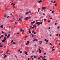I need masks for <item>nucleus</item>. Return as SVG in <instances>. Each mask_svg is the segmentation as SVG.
<instances>
[{
	"label": "nucleus",
	"mask_w": 60,
	"mask_h": 60,
	"mask_svg": "<svg viewBox=\"0 0 60 60\" xmlns=\"http://www.w3.org/2000/svg\"><path fill=\"white\" fill-rule=\"evenodd\" d=\"M23 29H20V32H22H22H24V30H23Z\"/></svg>",
	"instance_id": "4"
},
{
	"label": "nucleus",
	"mask_w": 60,
	"mask_h": 60,
	"mask_svg": "<svg viewBox=\"0 0 60 60\" xmlns=\"http://www.w3.org/2000/svg\"><path fill=\"white\" fill-rule=\"evenodd\" d=\"M13 44H15V43L14 42H13Z\"/></svg>",
	"instance_id": "51"
},
{
	"label": "nucleus",
	"mask_w": 60,
	"mask_h": 60,
	"mask_svg": "<svg viewBox=\"0 0 60 60\" xmlns=\"http://www.w3.org/2000/svg\"><path fill=\"white\" fill-rule=\"evenodd\" d=\"M29 13V12H26L25 13V14L26 15H27V14H28V13Z\"/></svg>",
	"instance_id": "9"
},
{
	"label": "nucleus",
	"mask_w": 60,
	"mask_h": 60,
	"mask_svg": "<svg viewBox=\"0 0 60 60\" xmlns=\"http://www.w3.org/2000/svg\"><path fill=\"white\" fill-rule=\"evenodd\" d=\"M34 26H33L32 27V28H33V29H34Z\"/></svg>",
	"instance_id": "43"
},
{
	"label": "nucleus",
	"mask_w": 60,
	"mask_h": 60,
	"mask_svg": "<svg viewBox=\"0 0 60 60\" xmlns=\"http://www.w3.org/2000/svg\"><path fill=\"white\" fill-rule=\"evenodd\" d=\"M50 45H52V44H51V43H50Z\"/></svg>",
	"instance_id": "40"
},
{
	"label": "nucleus",
	"mask_w": 60,
	"mask_h": 60,
	"mask_svg": "<svg viewBox=\"0 0 60 60\" xmlns=\"http://www.w3.org/2000/svg\"><path fill=\"white\" fill-rule=\"evenodd\" d=\"M46 52H45L44 53V55H46Z\"/></svg>",
	"instance_id": "44"
},
{
	"label": "nucleus",
	"mask_w": 60,
	"mask_h": 60,
	"mask_svg": "<svg viewBox=\"0 0 60 60\" xmlns=\"http://www.w3.org/2000/svg\"><path fill=\"white\" fill-rule=\"evenodd\" d=\"M17 34H19V33H17Z\"/></svg>",
	"instance_id": "35"
},
{
	"label": "nucleus",
	"mask_w": 60,
	"mask_h": 60,
	"mask_svg": "<svg viewBox=\"0 0 60 60\" xmlns=\"http://www.w3.org/2000/svg\"><path fill=\"white\" fill-rule=\"evenodd\" d=\"M11 35V34H9L8 35V36L7 37V38H9L10 37V36Z\"/></svg>",
	"instance_id": "6"
},
{
	"label": "nucleus",
	"mask_w": 60,
	"mask_h": 60,
	"mask_svg": "<svg viewBox=\"0 0 60 60\" xmlns=\"http://www.w3.org/2000/svg\"><path fill=\"white\" fill-rule=\"evenodd\" d=\"M54 46H52V49H53V48H54Z\"/></svg>",
	"instance_id": "59"
},
{
	"label": "nucleus",
	"mask_w": 60,
	"mask_h": 60,
	"mask_svg": "<svg viewBox=\"0 0 60 60\" xmlns=\"http://www.w3.org/2000/svg\"><path fill=\"white\" fill-rule=\"evenodd\" d=\"M28 19V17H26V18L25 19V20H27Z\"/></svg>",
	"instance_id": "3"
},
{
	"label": "nucleus",
	"mask_w": 60,
	"mask_h": 60,
	"mask_svg": "<svg viewBox=\"0 0 60 60\" xmlns=\"http://www.w3.org/2000/svg\"><path fill=\"white\" fill-rule=\"evenodd\" d=\"M4 41H6V37H4Z\"/></svg>",
	"instance_id": "7"
},
{
	"label": "nucleus",
	"mask_w": 60,
	"mask_h": 60,
	"mask_svg": "<svg viewBox=\"0 0 60 60\" xmlns=\"http://www.w3.org/2000/svg\"><path fill=\"white\" fill-rule=\"evenodd\" d=\"M34 58H36V56H34Z\"/></svg>",
	"instance_id": "53"
},
{
	"label": "nucleus",
	"mask_w": 60,
	"mask_h": 60,
	"mask_svg": "<svg viewBox=\"0 0 60 60\" xmlns=\"http://www.w3.org/2000/svg\"><path fill=\"white\" fill-rule=\"evenodd\" d=\"M54 5H55V6H56L57 5H56V4H54Z\"/></svg>",
	"instance_id": "46"
},
{
	"label": "nucleus",
	"mask_w": 60,
	"mask_h": 60,
	"mask_svg": "<svg viewBox=\"0 0 60 60\" xmlns=\"http://www.w3.org/2000/svg\"><path fill=\"white\" fill-rule=\"evenodd\" d=\"M27 43L28 44H29V41H27Z\"/></svg>",
	"instance_id": "14"
},
{
	"label": "nucleus",
	"mask_w": 60,
	"mask_h": 60,
	"mask_svg": "<svg viewBox=\"0 0 60 60\" xmlns=\"http://www.w3.org/2000/svg\"><path fill=\"white\" fill-rule=\"evenodd\" d=\"M46 41V42H48V41H49L48 40H47Z\"/></svg>",
	"instance_id": "34"
},
{
	"label": "nucleus",
	"mask_w": 60,
	"mask_h": 60,
	"mask_svg": "<svg viewBox=\"0 0 60 60\" xmlns=\"http://www.w3.org/2000/svg\"><path fill=\"white\" fill-rule=\"evenodd\" d=\"M21 19L19 18V20H18V21H20L19 20H20Z\"/></svg>",
	"instance_id": "15"
},
{
	"label": "nucleus",
	"mask_w": 60,
	"mask_h": 60,
	"mask_svg": "<svg viewBox=\"0 0 60 60\" xmlns=\"http://www.w3.org/2000/svg\"><path fill=\"white\" fill-rule=\"evenodd\" d=\"M29 12V13H31V11H29V12Z\"/></svg>",
	"instance_id": "22"
},
{
	"label": "nucleus",
	"mask_w": 60,
	"mask_h": 60,
	"mask_svg": "<svg viewBox=\"0 0 60 60\" xmlns=\"http://www.w3.org/2000/svg\"><path fill=\"white\" fill-rule=\"evenodd\" d=\"M0 28H3V26L2 25H1L0 26Z\"/></svg>",
	"instance_id": "10"
},
{
	"label": "nucleus",
	"mask_w": 60,
	"mask_h": 60,
	"mask_svg": "<svg viewBox=\"0 0 60 60\" xmlns=\"http://www.w3.org/2000/svg\"><path fill=\"white\" fill-rule=\"evenodd\" d=\"M56 36H58V34H56Z\"/></svg>",
	"instance_id": "27"
},
{
	"label": "nucleus",
	"mask_w": 60,
	"mask_h": 60,
	"mask_svg": "<svg viewBox=\"0 0 60 60\" xmlns=\"http://www.w3.org/2000/svg\"><path fill=\"white\" fill-rule=\"evenodd\" d=\"M38 59H40V57H39L38 58Z\"/></svg>",
	"instance_id": "47"
},
{
	"label": "nucleus",
	"mask_w": 60,
	"mask_h": 60,
	"mask_svg": "<svg viewBox=\"0 0 60 60\" xmlns=\"http://www.w3.org/2000/svg\"><path fill=\"white\" fill-rule=\"evenodd\" d=\"M55 50V49H52V51H54V50Z\"/></svg>",
	"instance_id": "26"
},
{
	"label": "nucleus",
	"mask_w": 60,
	"mask_h": 60,
	"mask_svg": "<svg viewBox=\"0 0 60 60\" xmlns=\"http://www.w3.org/2000/svg\"><path fill=\"white\" fill-rule=\"evenodd\" d=\"M39 53H41V51H39Z\"/></svg>",
	"instance_id": "29"
},
{
	"label": "nucleus",
	"mask_w": 60,
	"mask_h": 60,
	"mask_svg": "<svg viewBox=\"0 0 60 60\" xmlns=\"http://www.w3.org/2000/svg\"><path fill=\"white\" fill-rule=\"evenodd\" d=\"M48 29H50V27H49L48 28Z\"/></svg>",
	"instance_id": "36"
},
{
	"label": "nucleus",
	"mask_w": 60,
	"mask_h": 60,
	"mask_svg": "<svg viewBox=\"0 0 60 60\" xmlns=\"http://www.w3.org/2000/svg\"><path fill=\"white\" fill-rule=\"evenodd\" d=\"M40 24H41V25H42V22H41V23H40L39 22H37L36 23V24H38L37 25L38 26H39V25H40Z\"/></svg>",
	"instance_id": "1"
},
{
	"label": "nucleus",
	"mask_w": 60,
	"mask_h": 60,
	"mask_svg": "<svg viewBox=\"0 0 60 60\" xmlns=\"http://www.w3.org/2000/svg\"><path fill=\"white\" fill-rule=\"evenodd\" d=\"M13 4V3H12L11 4V5H12Z\"/></svg>",
	"instance_id": "28"
},
{
	"label": "nucleus",
	"mask_w": 60,
	"mask_h": 60,
	"mask_svg": "<svg viewBox=\"0 0 60 60\" xmlns=\"http://www.w3.org/2000/svg\"><path fill=\"white\" fill-rule=\"evenodd\" d=\"M24 53L26 54V55H28V54H27V52L26 51H25V52Z\"/></svg>",
	"instance_id": "2"
},
{
	"label": "nucleus",
	"mask_w": 60,
	"mask_h": 60,
	"mask_svg": "<svg viewBox=\"0 0 60 60\" xmlns=\"http://www.w3.org/2000/svg\"><path fill=\"white\" fill-rule=\"evenodd\" d=\"M32 28V26H30V28L31 29V28Z\"/></svg>",
	"instance_id": "61"
},
{
	"label": "nucleus",
	"mask_w": 60,
	"mask_h": 60,
	"mask_svg": "<svg viewBox=\"0 0 60 60\" xmlns=\"http://www.w3.org/2000/svg\"><path fill=\"white\" fill-rule=\"evenodd\" d=\"M28 60H30V58H28Z\"/></svg>",
	"instance_id": "63"
},
{
	"label": "nucleus",
	"mask_w": 60,
	"mask_h": 60,
	"mask_svg": "<svg viewBox=\"0 0 60 60\" xmlns=\"http://www.w3.org/2000/svg\"><path fill=\"white\" fill-rule=\"evenodd\" d=\"M34 26V27H36V25H35Z\"/></svg>",
	"instance_id": "45"
},
{
	"label": "nucleus",
	"mask_w": 60,
	"mask_h": 60,
	"mask_svg": "<svg viewBox=\"0 0 60 60\" xmlns=\"http://www.w3.org/2000/svg\"><path fill=\"white\" fill-rule=\"evenodd\" d=\"M39 43H41H41H42V42L41 41H40L39 42Z\"/></svg>",
	"instance_id": "18"
},
{
	"label": "nucleus",
	"mask_w": 60,
	"mask_h": 60,
	"mask_svg": "<svg viewBox=\"0 0 60 60\" xmlns=\"http://www.w3.org/2000/svg\"><path fill=\"white\" fill-rule=\"evenodd\" d=\"M13 42V40H12L11 41V43H12V42Z\"/></svg>",
	"instance_id": "30"
},
{
	"label": "nucleus",
	"mask_w": 60,
	"mask_h": 60,
	"mask_svg": "<svg viewBox=\"0 0 60 60\" xmlns=\"http://www.w3.org/2000/svg\"><path fill=\"white\" fill-rule=\"evenodd\" d=\"M27 37H28V36H26V38H27Z\"/></svg>",
	"instance_id": "64"
},
{
	"label": "nucleus",
	"mask_w": 60,
	"mask_h": 60,
	"mask_svg": "<svg viewBox=\"0 0 60 60\" xmlns=\"http://www.w3.org/2000/svg\"><path fill=\"white\" fill-rule=\"evenodd\" d=\"M20 53H22V51H20Z\"/></svg>",
	"instance_id": "38"
},
{
	"label": "nucleus",
	"mask_w": 60,
	"mask_h": 60,
	"mask_svg": "<svg viewBox=\"0 0 60 60\" xmlns=\"http://www.w3.org/2000/svg\"><path fill=\"white\" fill-rule=\"evenodd\" d=\"M34 34H33L32 35V38H33L34 37Z\"/></svg>",
	"instance_id": "8"
},
{
	"label": "nucleus",
	"mask_w": 60,
	"mask_h": 60,
	"mask_svg": "<svg viewBox=\"0 0 60 60\" xmlns=\"http://www.w3.org/2000/svg\"><path fill=\"white\" fill-rule=\"evenodd\" d=\"M44 21H46V19H44Z\"/></svg>",
	"instance_id": "54"
},
{
	"label": "nucleus",
	"mask_w": 60,
	"mask_h": 60,
	"mask_svg": "<svg viewBox=\"0 0 60 60\" xmlns=\"http://www.w3.org/2000/svg\"><path fill=\"white\" fill-rule=\"evenodd\" d=\"M59 28H60V26H59L57 27V29H59Z\"/></svg>",
	"instance_id": "21"
},
{
	"label": "nucleus",
	"mask_w": 60,
	"mask_h": 60,
	"mask_svg": "<svg viewBox=\"0 0 60 60\" xmlns=\"http://www.w3.org/2000/svg\"><path fill=\"white\" fill-rule=\"evenodd\" d=\"M2 42H5V41H4V40H2Z\"/></svg>",
	"instance_id": "13"
},
{
	"label": "nucleus",
	"mask_w": 60,
	"mask_h": 60,
	"mask_svg": "<svg viewBox=\"0 0 60 60\" xmlns=\"http://www.w3.org/2000/svg\"><path fill=\"white\" fill-rule=\"evenodd\" d=\"M50 20H49V21H48V23H50Z\"/></svg>",
	"instance_id": "16"
},
{
	"label": "nucleus",
	"mask_w": 60,
	"mask_h": 60,
	"mask_svg": "<svg viewBox=\"0 0 60 60\" xmlns=\"http://www.w3.org/2000/svg\"><path fill=\"white\" fill-rule=\"evenodd\" d=\"M39 11H40V8H39L38 9V12H39Z\"/></svg>",
	"instance_id": "32"
},
{
	"label": "nucleus",
	"mask_w": 60,
	"mask_h": 60,
	"mask_svg": "<svg viewBox=\"0 0 60 60\" xmlns=\"http://www.w3.org/2000/svg\"><path fill=\"white\" fill-rule=\"evenodd\" d=\"M34 30H33L32 31V33L33 34H34Z\"/></svg>",
	"instance_id": "19"
},
{
	"label": "nucleus",
	"mask_w": 60,
	"mask_h": 60,
	"mask_svg": "<svg viewBox=\"0 0 60 60\" xmlns=\"http://www.w3.org/2000/svg\"><path fill=\"white\" fill-rule=\"evenodd\" d=\"M25 44H26V45H27V43H26Z\"/></svg>",
	"instance_id": "52"
},
{
	"label": "nucleus",
	"mask_w": 60,
	"mask_h": 60,
	"mask_svg": "<svg viewBox=\"0 0 60 60\" xmlns=\"http://www.w3.org/2000/svg\"><path fill=\"white\" fill-rule=\"evenodd\" d=\"M38 50H39V51H41V49H38Z\"/></svg>",
	"instance_id": "23"
},
{
	"label": "nucleus",
	"mask_w": 60,
	"mask_h": 60,
	"mask_svg": "<svg viewBox=\"0 0 60 60\" xmlns=\"http://www.w3.org/2000/svg\"><path fill=\"white\" fill-rule=\"evenodd\" d=\"M4 57H6V56H7L6 55H5L4 56Z\"/></svg>",
	"instance_id": "57"
},
{
	"label": "nucleus",
	"mask_w": 60,
	"mask_h": 60,
	"mask_svg": "<svg viewBox=\"0 0 60 60\" xmlns=\"http://www.w3.org/2000/svg\"><path fill=\"white\" fill-rule=\"evenodd\" d=\"M15 56L17 58V56H16V55Z\"/></svg>",
	"instance_id": "58"
},
{
	"label": "nucleus",
	"mask_w": 60,
	"mask_h": 60,
	"mask_svg": "<svg viewBox=\"0 0 60 60\" xmlns=\"http://www.w3.org/2000/svg\"><path fill=\"white\" fill-rule=\"evenodd\" d=\"M42 2L41 0H40L39 1H38V3H42Z\"/></svg>",
	"instance_id": "5"
},
{
	"label": "nucleus",
	"mask_w": 60,
	"mask_h": 60,
	"mask_svg": "<svg viewBox=\"0 0 60 60\" xmlns=\"http://www.w3.org/2000/svg\"><path fill=\"white\" fill-rule=\"evenodd\" d=\"M45 9H46V8L44 7H43L42 8V9L43 10H44Z\"/></svg>",
	"instance_id": "12"
},
{
	"label": "nucleus",
	"mask_w": 60,
	"mask_h": 60,
	"mask_svg": "<svg viewBox=\"0 0 60 60\" xmlns=\"http://www.w3.org/2000/svg\"><path fill=\"white\" fill-rule=\"evenodd\" d=\"M29 33L30 34H31V31H29Z\"/></svg>",
	"instance_id": "20"
},
{
	"label": "nucleus",
	"mask_w": 60,
	"mask_h": 60,
	"mask_svg": "<svg viewBox=\"0 0 60 60\" xmlns=\"http://www.w3.org/2000/svg\"><path fill=\"white\" fill-rule=\"evenodd\" d=\"M53 2L55 4V3H56V1H54Z\"/></svg>",
	"instance_id": "56"
},
{
	"label": "nucleus",
	"mask_w": 60,
	"mask_h": 60,
	"mask_svg": "<svg viewBox=\"0 0 60 60\" xmlns=\"http://www.w3.org/2000/svg\"><path fill=\"white\" fill-rule=\"evenodd\" d=\"M35 21H34L33 22V23H35Z\"/></svg>",
	"instance_id": "31"
},
{
	"label": "nucleus",
	"mask_w": 60,
	"mask_h": 60,
	"mask_svg": "<svg viewBox=\"0 0 60 60\" xmlns=\"http://www.w3.org/2000/svg\"><path fill=\"white\" fill-rule=\"evenodd\" d=\"M6 17V15H4V17Z\"/></svg>",
	"instance_id": "62"
},
{
	"label": "nucleus",
	"mask_w": 60,
	"mask_h": 60,
	"mask_svg": "<svg viewBox=\"0 0 60 60\" xmlns=\"http://www.w3.org/2000/svg\"><path fill=\"white\" fill-rule=\"evenodd\" d=\"M3 52H4V51H1L0 52V53H3Z\"/></svg>",
	"instance_id": "11"
},
{
	"label": "nucleus",
	"mask_w": 60,
	"mask_h": 60,
	"mask_svg": "<svg viewBox=\"0 0 60 60\" xmlns=\"http://www.w3.org/2000/svg\"><path fill=\"white\" fill-rule=\"evenodd\" d=\"M5 36H7V34H5Z\"/></svg>",
	"instance_id": "24"
},
{
	"label": "nucleus",
	"mask_w": 60,
	"mask_h": 60,
	"mask_svg": "<svg viewBox=\"0 0 60 60\" xmlns=\"http://www.w3.org/2000/svg\"><path fill=\"white\" fill-rule=\"evenodd\" d=\"M47 41V40L46 39H45V41Z\"/></svg>",
	"instance_id": "41"
},
{
	"label": "nucleus",
	"mask_w": 60,
	"mask_h": 60,
	"mask_svg": "<svg viewBox=\"0 0 60 60\" xmlns=\"http://www.w3.org/2000/svg\"><path fill=\"white\" fill-rule=\"evenodd\" d=\"M35 41V39H34V40L32 41Z\"/></svg>",
	"instance_id": "33"
},
{
	"label": "nucleus",
	"mask_w": 60,
	"mask_h": 60,
	"mask_svg": "<svg viewBox=\"0 0 60 60\" xmlns=\"http://www.w3.org/2000/svg\"><path fill=\"white\" fill-rule=\"evenodd\" d=\"M28 17V19H30V18H31V17L30 16H29V17Z\"/></svg>",
	"instance_id": "17"
},
{
	"label": "nucleus",
	"mask_w": 60,
	"mask_h": 60,
	"mask_svg": "<svg viewBox=\"0 0 60 60\" xmlns=\"http://www.w3.org/2000/svg\"><path fill=\"white\" fill-rule=\"evenodd\" d=\"M34 34H36V32H34Z\"/></svg>",
	"instance_id": "39"
},
{
	"label": "nucleus",
	"mask_w": 60,
	"mask_h": 60,
	"mask_svg": "<svg viewBox=\"0 0 60 60\" xmlns=\"http://www.w3.org/2000/svg\"><path fill=\"white\" fill-rule=\"evenodd\" d=\"M2 33L3 34H4V32H3V31H2Z\"/></svg>",
	"instance_id": "42"
},
{
	"label": "nucleus",
	"mask_w": 60,
	"mask_h": 60,
	"mask_svg": "<svg viewBox=\"0 0 60 60\" xmlns=\"http://www.w3.org/2000/svg\"><path fill=\"white\" fill-rule=\"evenodd\" d=\"M15 5V4H13V6H14Z\"/></svg>",
	"instance_id": "60"
},
{
	"label": "nucleus",
	"mask_w": 60,
	"mask_h": 60,
	"mask_svg": "<svg viewBox=\"0 0 60 60\" xmlns=\"http://www.w3.org/2000/svg\"><path fill=\"white\" fill-rule=\"evenodd\" d=\"M58 43H57V42L55 43V44H56L57 45V44H58Z\"/></svg>",
	"instance_id": "37"
},
{
	"label": "nucleus",
	"mask_w": 60,
	"mask_h": 60,
	"mask_svg": "<svg viewBox=\"0 0 60 60\" xmlns=\"http://www.w3.org/2000/svg\"><path fill=\"white\" fill-rule=\"evenodd\" d=\"M54 13V11H52V13Z\"/></svg>",
	"instance_id": "48"
},
{
	"label": "nucleus",
	"mask_w": 60,
	"mask_h": 60,
	"mask_svg": "<svg viewBox=\"0 0 60 60\" xmlns=\"http://www.w3.org/2000/svg\"><path fill=\"white\" fill-rule=\"evenodd\" d=\"M30 29H29V31H30Z\"/></svg>",
	"instance_id": "49"
},
{
	"label": "nucleus",
	"mask_w": 60,
	"mask_h": 60,
	"mask_svg": "<svg viewBox=\"0 0 60 60\" xmlns=\"http://www.w3.org/2000/svg\"><path fill=\"white\" fill-rule=\"evenodd\" d=\"M35 41H38V39H35Z\"/></svg>",
	"instance_id": "50"
},
{
	"label": "nucleus",
	"mask_w": 60,
	"mask_h": 60,
	"mask_svg": "<svg viewBox=\"0 0 60 60\" xmlns=\"http://www.w3.org/2000/svg\"><path fill=\"white\" fill-rule=\"evenodd\" d=\"M1 37H4V35H1Z\"/></svg>",
	"instance_id": "25"
},
{
	"label": "nucleus",
	"mask_w": 60,
	"mask_h": 60,
	"mask_svg": "<svg viewBox=\"0 0 60 60\" xmlns=\"http://www.w3.org/2000/svg\"><path fill=\"white\" fill-rule=\"evenodd\" d=\"M55 25H57V23H55Z\"/></svg>",
	"instance_id": "55"
}]
</instances>
